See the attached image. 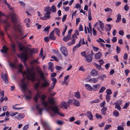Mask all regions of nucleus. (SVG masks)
Returning a JSON list of instances; mask_svg holds the SVG:
<instances>
[{
  "mask_svg": "<svg viewBox=\"0 0 130 130\" xmlns=\"http://www.w3.org/2000/svg\"><path fill=\"white\" fill-rule=\"evenodd\" d=\"M110 98V96L109 95H107L106 96V99L107 102H108Z\"/></svg>",
  "mask_w": 130,
  "mask_h": 130,
  "instance_id": "nucleus-55",
  "label": "nucleus"
},
{
  "mask_svg": "<svg viewBox=\"0 0 130 130\" xmlns=\"http://www.w3.org/2000/svg\"><path fill=\"white\" fill-rule=\"evenodd\" d=\"M3 22L4 23L5 25V29L6 30L7 28H8L9 27V24L7 20H4Z\"/></svg>",
  "mask_w": 130,
  "mask_h": 130,
  "instance_id": "nucleus-20",
  "label": "nucleus"
},
{
  "mask_svg": "<svg viewBox=\"0 0 130 130\" xmlns=\"http://www.w3.org/2000/svg\"><path fill=\"white\" fill-rule=\"evenodd\" d=\"M49 103L51 104H53L54 103V98H53L50 99L49 100Z\"/></svg>",
  "mask_w": 130,
  "mask_h": 130,
  "instance_id": "nucleus-47",
  "label": "nucleus"
},
{
  "mask_svg": "<svg viewBox=\"0 0 130 130\" xmlns=\"http://www.w3.org/2000/svg\"><path fill=\"white\" fill-rule=\"evenodd\" d=\"M122 101L121 100H119L117 101V102H115L114 104H116L118 105H121L122 104Z\"/></svg>",
  "mask_w": 130,
  "mask_h": 130,
  "instance_id": "nucleus-46",
  "label": "nucleus"
},
{
  "mask_svg": "<svg viewBox=\"0 0 130 130\" xmlns=\"http://www.w3.org/2000/svg\"><path fill=\"white\" fill-rule=\"evenodd\" d=\"M38 59L34 60L32 61L31 62V63L32 64H35V63H38V62L37 61Z\"/></svg>",
  "mask_w": 130,
  "mask_h": 130,
  "instance_id": "nucleus-61",
  "label": "nucleus"
},
{
  "mask_svg": "<svg viewBox=\"0 0 130 130\" xmlns=\"http://www.w3.org/2000/svg\"><path fill=\"white\" fill-rule=\"evenodd\" d=\"M68 107H69L68 104L65 102H62L60 104V107L63 109H67Z\"/></svg>",
  "mask_w": 130,
  "mask_h": 130,
  "instance_id": "nucleus-11",
  "label": "nucleus"
},
{
  "mask_svg": "<svg viewBox=\"0 0 130 130\" xmlns=\"http://www.w3.org/2000/svg\"><path fill=\"white\" fill-rule=\"evenodd\" d=\"M39 73L40 74V75L41 78L42 80L45 79V77L44 73L41 71H39Z\"/></svg>",
  "mask_w": 130,
  "mask_h": 130,
  "instance_id": "nucleus-31",
  "label": "nucleus"
},
{
  "mask_svg": "<svg viewBox=\"0 0 130 130\" xmlns=\"http://www.w3.org/2000/svg\"><path fill=\"white\" fill-rule=\"evenodd\" d=\"M115 108L117 109L118 110L120 111V110L121 107H120V105L117 104H116L115 106Z\"/></svg>",
  "mask_w": 130,
  "mask_h": 130,
  "instance_id": "nucleus-48",
  "label": "nucleus"
},
{
  "mask_svg": "<svg viewBox=\"0 0 130 130\" xmlns=\"http://www.w3.org/2000/svg\"><path fill=\"white\" fill-rule=\"evenodd\" d=\"M85 87L86 88L88 91H91L93 90L92 88L89 84H86L85 85Z\"/></svg>",
  "mask_w": 130,
  "mask_h": 130,
  "instance_id": "nucleus-22",
  "label": "nucleus"
},
{
  "mask_svg": "<svg viewBox=\"0 0 130 130\" xmlns=\"http://www.w3.org/2000/svg\"><path fill=\"white\" fill-rule=\"evenodd\" d=\"M91 75L93 76H96L98 74V72L95 70L93 69L91 73Z\"/></svg>",
  "mask_w": 130,
  "mask_h": 130,
  "instance_id": "nucleus-24",
  "label": "nucleus"
},
{
  "mask_svg": "<svg viewBox=\"0 0 130 130\" xmlns=\"http://www.w3.org/2000/svg\"><path fill=\"white\" fill-rule=\"evenodd\" d=\"M73 102V100H70V99L68 100V101L67 102V103L68 104L69 106V105L72 103V102Z\"/></svg>",
  "mask_w": 130,
  "mask_h": 130,
  "instance_id": "nucleus-57",
  "label": "nucleus"
},
{
  "mask_svg": "<svg viewBox=\"0 0 130 130\" xmlns=\"http://www.w3.org/2000/svg\"><path fill=\"white\" fill-rule=\"evenodd\" d=\"M18 44L19 50L23 52L20 55H18V56L21 58V60L25 64L28 58L27 53H26L27 50V48L23 46L22 43H19Z\"/></svg>",
  "mask_w": 130,
  "mask_h": 130,
  "instance_id": "nucleus-1",
  "label": "nucleus"
},
{
  "mask_svg": "<svg viewBox=\"0 0 130 130\" xmlns=\"http://www.w3.org/2000/svg\"><path fill=\"white\" fill-rule=\"evenodd\" d=\"M129 103H126L125 104L124 106L123 107L124 109H126L129 105Z\"/></svg>",
  "mask_w": 130,
  "mask_h": 130,
  "instance_id": "nucleus-52",
  "label": "nucleus"
},
{
  "mask_svg": "<svg viewBox=\"0 0 130 130\" xmlns=\"http://www.w3.org/2000/svg\"><path fill=\"white\" fill-rule=\"evenodd\" d=\"M87 116L90 120H93V116L92 114H87Z\"/></svg>",
  "mask_w": 130,
  "mask_h": 130,
  "instance_id": "nucleus-49",
  "label": "nucleus"
},
{
  "mask_svg": "<svg viewBox=\"0 0 130 130\" xmlns=\"http://www.w3.org/2000/svg\"><path fill=\"white\" fill-rule=\"evenodd\" d=\"M106 93L107 94L109 95L112 93V91L110 89H108L106 90Z\"/></svg>",
  "mask_w": 130,
  "mask_h": 130,
  "instance_id": "nucleus-44",
  "label": "nucleus"
},
{
  "mask_svg": "<svg viewBox=\"0 0 130 130\" xmlns=\"http://www.w3.org/2000/svg\"><path fill=\"white\" fill-rule=\"evenodd\" d=\"M48 69H50V68H54L53 64V63L52 62H49L48 64Z\"/></svg>",
  "mask_w": 130,
  "mask_h": 130,
  "instance_id": "nucleus-37",
  "label": "nucleus"
},
{
  "mask_svg": "<svg viewBox=\"0 0 130 130\" xmlns=\"http://www.w3.org/2000/svg\"><path fill=\"white\" fill-rule=\"evenodd\" d=\"M118 130H124L123 127L121 126H118L117 127Z\"/></svg>",
  "mask_w": 130,
  "mask_h": 130,
  "instance_id": "nucleus-64",
  "label": "nucleus"
},
{
  "mask_svg": "<svg viewBox=\"0 0 130 130\" xmlns=\"http://www.w3.org/2000/svg\"><path fill=\"white\" fill-rule=\"evenodd\" d=\"M124 9L126 11H127L129 9V7L127 5H125L124 6Z\"/></svg>",
  "mask_w": 130,
  "mask_h": 130,
  "instance_id": "nucleus-58",
  "label": "nucleus"
},
{
  "mask_svg": "<svg viewBox=\"0 0 130 130\" xmlns=\"http://www.w3.org/2000/svg\"><path fill=\"white\" fill-rule=\"evenodd\" d=\"M60 51L62 54L64 56L66 57L68 55V51L66 48L63 46L60 48Z\"/></svg>",
  "mask_w": 130,
  "mask_h": 130,
  "instance_id": "nucleus-10",
  "label": "nucleus"
},
{
  "mask_svg": "<svg viewBox=\"0 0 130 130\" xmlns=\"http://www.w3.org/2000/svg\"><path fill=\"white\" fill-rule=\"evenodd\" d=\"M100 86L99 84L94 85L92 86L93 90L94 91H96L100 88Z\"/></svg>",
  "mask_w": 130,
  "mask_h": 130,
  "instance_id": "nucleus-17",
  "label": "nucleus"
},
{
  "mask_svg": "<svg viewBox=\"0 0 130 130\" xmlns=\"http://www.w3.org/2000/svg\"><path fill=\"white\" fill-rule=\"evenodd\" d=\"M104 10L106 12L110 11V12H112V11L111 9L109 8H107L106 9H104Z\"/></svg>",
  "mask_w": 130,
  "mask_h": 130,
  "instance_id": "nucleus-43",
  "label": "nucleus"
},
{
  "mask_svg": "<svg viewBox=\"0 0 130 130\" xmlns=\"http://www.w3.org/2000/svg\"><path fill=\"white\" fill-rule=\"evenodd\" d=\"M92 56L91 54H89L87 56H86V60L87 62H90L92 60Z\"/></svg>",
  "mask_w": 130,
  "mask_h": 130,
  "instance_id": "nucleus-14",
  "label": "nucleus"
},
{
  "mask_svg": "<svg viewBox=\"0 0 130 130\" xmlns=\"http://www.w3.org/2000/svg\"><path fill=\"white\" fill-rule=\"evenodd\" d=\"M99 25L101 29L102 30L104 29V24L100 20L99 21Z\"/></svg>",
  "mask_w": 130,
  "mask_h": 130,
  "instance_id": "nucleus-32",
  "label": "nucleus"
},
{
  "mask_svg": "<svg viewBox=\"0 0 130 130\" xmlns=\"http://www.w3.org/2000/svg\"><path fill=\"white\" fill-rule=\"evenodd\" d=\"M46 96L44 94H42L40 95V99L42 101V104L44 106L45 108H47L48 104V103L46 101H44V100L46 98Z\"/></svg>",
  "mask_w": 130,
  "mask_h": 130,
  "instance_id": "nucleus-7",
  "label": "nucleus"
},
{
  "mask_svg": "<svg viewBox=\"0 0 130 130\" xmlns=\"http://www.w3.org/2000/svg\"><path fill=\"white\" fill-rule=\"evenodd\" d=\"M129 72V71L128 69H126L125 71V75L127 76L128 75V74Z\"/></svg>",
  "mask_w": 130,
  "mask_h": 130,
  "instance_id": "nucleus-60",
  "label": "nucleus"
},
{
  "mask_svg": "<svg viewBox=\"0 0 130 130\" xmlns=\"http://www.w3.org/2000/svg\"><path fill=\"white\" fill-rule=\"evenodd\" d=\"M73 104L74 105L77 106H78L79 105V102L78 101L75 99L73 100Z\"/></svg>",
  "mask_w": 130,
  "mask_h": 130,
  "instance_id": "nucleus-29",
  "label": "nucleus"
},
{
  "mask_svg": "<svg viewBox=\"0 0 130 130\" xmlns=\"http://www.w3.org/2000/svg\"><path fill=\"white\" fill-rule=\"evenodd\" d=\"M117 52V54H119L121 51L120 48L118 46L116 47Z\"/></svg>",
  "mask_w": 130,
  "mask_h": 130,
  "instance_id": "nucleus-54",
  "label": "nucleus"
},
{
  "mask_svg": "<svg viewBox=\"0 0 130 130\" xmlns=\"http://www.w3.org/2000/svg\"><path fill=\"white\" fill-rule=\"evenodd\" d=\"M50 13L49 12H47L45 14L44 17L47 18L48 19H49L50 18Z\"/></svg>",
  "mask_w": 130,
  "mask_h": 130,
  "instance_id": "nucleus-35",
  "label": "nucleus"
},
{
  "mask_svg": "<svg viewBox=\"0 0 130 130\" xmlns=\"http://www.w3.org/2000/svg\"><path fill=\"white\" fill-rule=\"evenodd\" d=\"M72 36L73 39L71 41L68 43V44L69 45H71L75 43V39L77 38V37L76 36L75 34H74L72 35Z\"/></svg>",
  "mask_w": 130,
  "mask_h": 130,
  "instance_id": "nucleus-12",
  "label": "nucleus"
},
{
  "mask_svg": "<svg viewBox=\"0 0 130 130\" xmlns=\"http://www.w3.org/2000/svg\"><path fill=\"white\" fill-rule=\"evenodd\" d=\"M40 97V94L38 92L35 96L34 99L36 103L38 102V99Z\"/></svg>",
  "mask_w": 130,
  "mask_h": 130,
  "instance_id": "nucleus-26",
  "label": "nucleus"
},
{
  "mask_svg": "<svg viewBox=\"0 0 130 130\" xmlns=\"http://www.w3.org/2000/svg\"><path fill=\"white\" fill-rule=\"evenodd\" d=\"M51 10L53 12H55L56 10V8L55 7L54 5H53L52 7L51 8Z\"/></svg>",
  "mask_w": 130,
  "mask_h": 130,
  "instance_id": "nucleus-39",
  "label": "nucleus"
},
{
  "mask_svg": "<svg viewBox=\"0 0 130 130\" xmlns=\"http://www.w3.org/2000/svg\"><path fill=\"white\" fill-rule=\"evenodd\" d=\"M42 124L44 127L46 128L48 130H50V127L47 122L43 121L42 122Z\"/></svg>",
  "mask_w": 130,
  "mask_h": 130,
  "instance_id": "nucleus-15",
  "label": "nucleus"
},
{
  "mask_svg": "<svg viewBox=\"0 0 130 130\" xmlns=\"http://www.w3.org/2000/svg\"><path fill=\"white\" fill-rule=\"evenodd\" d=\"M27 52L26 53H27V55L29 54L30 56H32L33 54L34 53L36 52V49L35 48H34L32 50H31L29 47L27 48Z\"/></svg>",
  "mask_w": 130,
  "mask_h": 130,
  "instance_id": "nucleus-9",
  "label": "nucleus"
},
{
  "mask_svg": "<svg viewBox=\"0 0 130 130\" xmlns=\"http://www.w3.org/2000/svg\"><path fill=\"white\" fill-rule=\"evenodd\" d=\"M2 78L4 80L5 83L7 84L8 83V77L7 74L6 73L3 74V73H2Z\"/></svg>",
  "mask_w": 130,
  "mask_h": 130,
  "instance_id": "nucleus-13",
  "label": "nucleus"
},
{
  "mask_svg": "<svg viewBox=\"0 0 130 130\" xmlns=\"http://www.w3.org/2000/svg\"><path fill=\"white\" fill-rule=\"evenodd\" d=\"M75 96L78 99H79L80 98V96L79 92H76L75 93Z\"/></svg>",
  "mask_w": 130,
  "mask_h": 130,
  "instance_id": "nucleus-41",
  "label": "nucleus"
},
{
  "mask_svg": "<svg viewBox=\"0 0 130 130\" xmlns=\"http://www.w3.org/2000/svg\"><path fill=\"white\" fill-rule=\"evenodd\" d=\"M88 19L89 21H91L92 20L91 16V10H89L88 11Z\"/></svg>",
  "mask_w": 130,
  "mask_h": 130,
  "instance_id": "nucleus-36",
  "label": "nucleus"
},
{
  "mask_svg": "<svg viewBox=\"0 0 130 130\" xmlns=\"http://www.w3.org/2000/svg\"><path fill=\"white\" fill-rule=\"evenodd\" d=\"M24 80L25 78L22 79L20 86L22 90L25 92L27 90V87L28 83V82H25Z\"/></svg>",
  "mask_w": 130,
  "mask_h": 130,
  "instance_id": "nucleus-5",
  "label": "nucleus"
},
{
  "mask_svg": "<svg viewBox=\"0 0 130 130\" xmlns=\"http://www.w3.org/2000/svg\"><path fill=\"white\" fill-rule=\"evenodd\" d=\"M28 126L27 125L24 126L23 128V130H27L28 128Z\"/></svg>",
  "mask_w": 130,
  "mask_h": 130,
  "instance_id": "nucleus-63",
  "label": "nucleus"
},
{
  "mask_svg": "<svg viewBox=\"0 0 130 130\" xmlns=\"http://www.w3.org/2000/svg\"><path fill=\"white\" fill-rule=\"evenodd\" d=\"M11 18V21L13 24V28L15 31H18L20 33L21 36L23 35V31L19 25L17 24L18 16L14 13H12L10 15Z\"/></svg>",
  "mask_w": 130,
  "mask_h": 130,
  "instance_id": "nucleus-3",
  "label": "nucleus"
},
{
  "mask_svg": "<svg viewBox=\"0 0 130 130\" xmlns=\"http://www.w3.org/2000/svg\"><path fill=\"white\" fill-rule=\"evenodd\" d=\"M80 18H78L76 19V26H77L78 23L80 21Z\"/></svg>",
  "mask_w": 130,
  "mask_h": 130,
  "instance_id": "nucleus-56",
  "label": "nucleus"
},
{
  "mask_svg": "<svg viewBox=\"0 0 130 130\" xmlns=\"http://www.w3.org/2000/svg\"><path fill=\"white\" fill-rule=\"evenodd\" d=\"M2 48L3 49L1 50V52L2 53L6 54L8 50V48L6 47L5 45H4L2 47Z\"/></svg>",
  "mask_w": 130,
  "mask_h": 130,
  "instance_id": "nucleus-16",
  "label": "nucleus"
},
{
  "mask_svg": "<svg viewBox=\"0 0 130 130\" xmlns=\"http://www.w3.org/2000/svg\"><path fill=\"white\" fill-rule=\"evenodd\" d=\"M102 55L101 53L99 52L98 53L96 54L95 56V58L96 59H100Z\"/></svg>",
  "mask_w": 130,
  "mask_h": 130,
  "instance_id": "nucleus-27",
  "label": "nucleus"
},
{
  "mask_svg": "<svg viewBox=\"0 0 130 130\" xmlns=\"http://www.w3.org/2000/svg\"><path fill=\"white\" fill-rule=\"evenodd\" d=\"M51 11V8L49 6H47L45 8L44 10L45 11L48 12H50Z\"/></svg>",
  "mask_w": 130,
  "mask_h": 130,
  "instance_id": "nucleus-38",
  "label": "nucleus"
},
{
  "mask_svg": "<svg viewBox=\"0 0 130 130\" xmlns=\"http://www.w3.org/2000/svg\"><path fill=\"white\" fill-rule=\"evenodd\" d=\"M9 65L11 67L13 68H16V65L14 63H9Z\"/></svg>",
  "mask_w": 130,
  "mask_h": 130,
  "instance_id": "nucleus-51",
  "label": "nucleus"
},
{
  "mask_svg": "<svg viewBox=\"0 0 130 130\" xmlns=\"http://www.w3.org/2000/svg\"><path fill=\"white\" fill-rule=\"evenodd\" d=\"M99 78L98 77H97V78H92L89 79V81L91 83H96L98 81V79Z\"/></svg>",
  "mask_w": 130,
  "mask_h": 130,
  "instance_id": "nucleus-21",
  "label": "nucleus"
},
{
  "mask_svg": "<svg viewBox=\"0 0 130 130\" xmlns=\"http://www.w3.org/2000/svg\"><path fill=\"white\" fill-rule=\"evenodd\" d=\"M39 105H38L36 106V108L39 111V114H41L42 113V112L44 110L43 108H40L39 107Z\"/></svg>",
  "mask_w": 130,
  "mask_h": 130,
  "instance_id": "nucleus-23",
  "label": "nucleus"
},
{
  "mask_svg": "<svg viewBox=\"0 0 130 130\" xmlns=\"http://www.w3.org/2000/svg\"><path fill=\"white\" fill-rule=\"evenodd\" d=\"M40 86L39 82L36 83L34 85L35 88V89H37Z\"/></svg>",
  "mask_w": 130,
  "mask_h": 130,
  "instance_id": "nucleus-40",
  "label": "nucleus"
},
{
  "mask_svg": "<svg viewBox=\"0 0 130 130\" xmlns=\"http://www.w3.org/2000/svg\"><path fill=\"white\" fill-rule=\"evenodd\" d=\"M121 15L119 14L118 15V17L117 18V20L116 21V23H118L120 22L121 19Z\"/></svg>",
  "mask_w": 130,
  "mask_h": 130,
  "instance_id": "nucleus-33",
  "label": "nucleus"
},
{
  "mask_svg": "<svg viewBox=\"0 0 130 130\" xmlns=\"http://www.w3.org/2000/svg\"><path fill=\"white\" fill-rule=\"evenodd\" d=\"M112 41L113 42H116L117 41V38L116 37H114L112 39Z\"/></svg>",
  "mask_w": 130,
  "mask_h": 130,
  "instance_id": "nucleus-62",
  "label": "nucleus"
},
{
  "mask_svg": "<svg viewBox=\"0 0 130 130\" xmlns=\"http://www.w3.org/2000/svg\"><path fill=\"white\" fill-rule=\"evenodd\" d=\"M105 89L106 88L105 87L103 86L102 87L99 91V92L100 93H101L103 92Z\"/></svg>",
  "mask_w": 130,
  "mask_h": 130,
  "instance_id": "nucleus-45",
  "label": "nucleus"
},
{
  "mask_svg": "<svg viewBox=\"0 0 130 130\" xmlns=\"http://www.w3.org/2000/svg\"><path fill=\"white\" fill-rule=\"evenodd\" d=\"M81 42V40H80V41L79 43H78V44H77L76 46L74 47L73 48V51H74V50H75V49L77 48L78 47H80L81 45L80 44V43H82Z\"/></svg>",
  "mask_w": 130,
  "mask_h": 130,
  "instance_id": "nucleus-34",
  "label": "nucleus"
},
{
  "mask_svg": "<svg viewBox=\"0 0 130 130\" xmlns=\"http://www.w3.org/2000/svg\"><path fill=\"white\" fill-rule=\"evenodd\" d=\"M52 31H53L54 32H55L56 35L60 36V30L58 28H55Z\"/></svg>",
  "mask_w": 130,
  "mask_h": 130,
  "instance_id": "nucleus-25",
  "label": "nucleus"
},
{
  "mask_svg": "<svg viewBox=\"0 0 130 130\" xmlns=\"http://www.w3.org/2000/svg\"><path fill=\"white\" fill-rule=\"evenodd\" d=\"M17 116H16L15 117L18 119H22L25 117V116L24 114H17Z\"/></svg>",
  "mask_w": 130,
  "mask_h": 130,
  "instance_id": "nucleus-28",
  "label": "nucleus"
},
{
  "mask_svg": "<svg viewBox=\"0 0 130 130\" xmlns=\"http://www.w3.org/2000/svg\"><path fill=\"white\" fill-rule=\"evenodd\" d=\"M50 39L52 40H55L56 39V37L54 35V31H52L51 32L49 36Z\"/></svg>",
  "mask_w": 130,
  "mask_h": 130,
  "instance_id": "nucleus-19",
  "label": "nucleus"
},
{
  "mask_svg": "<svg viewBox=\"0 0 130 130\" xmlns=\"http://www.w3.org/2000/svg\"><path fill=\"white\" fill-rule=\"evenodd\" d=\"M28 35V34H26L25 35L22 37V38H20V37L19 36V35H18L16 33H15L14 34V38H15V39H23L24 38L26 37Z\"/></svg>",
  "mask_w": 130,
  "mask_h": 130,
  "instance_id": "nucleus-18",
  "label": "nucleus"
},
{
  "mask_svg": "<svg viewBox=\"0 0 130 130\" xmlns=\"http://www.w3.org/2000/svg\"><path fill=\"white\" fill-rule=\"evenodd\" d=\"M72 31V29L70 30L68 32V35L63 37V40L65 42L68 41L70 39L71 33Z\"/></svg>",
  "mask_w": 130,
  "mask_h": 130,
  "instance_id": "nucleus-8",
  "label": "nucleus"
},
{
  "mask_svg": "<svg viewBox=\"0 0 130 130\" xmlns=\"http://www.w3.org/2000/svg\"><path fill=\"white\" fill-rule=\"evenodd\" d=\"M51 109L52 111L55 113V114H62L60 112V108L57 106H48L47 107V108Z\"/></svg>",
  "mask_w": 130,
  "mask_h": 130,
  "instance_id": "nucleus-4",
  "label": "nucleus"
},
{
  "mask_svg": "<svg viewBox=\"0 0 130 130\" xmlns=\"http://www.w3.org/2000/svg\"><path fill=\"white\" fill-rule=\"evenodd\" d=\"M111 125H107L104 127V130H107L110 127H111Z\"/></svg>",
  "mask_w": 130,
  "mask_h": 130,
  "instance_id": "nucleus-53",
  "label": "nucleus"
},
{
  "mask_svg": "<svg viewBox=\"0 0 130 130\" xmlns=\"http://www.w3.org/2000/svg\"><path fill=\"white\" fill-rule=\"evenodd\" d=\"M51 80L53 82L55 83L56 84L57 82V79L56 78L54 77L52 78L51 79Z\"/></svg>",
  "mask_w": 130,
  "mask_h": 130,
  "instance_id": "nucleus-59",
  "label": "nucleus"
},
{
  "mask_svg": "<svg viewBox=\"0 0 130 130\" xmlns=\"http://www.w3.org/2000/svg\"><path fill=\"white\" fill-rule=\"evenodd\" d=\"M95 116L96 118L98 119H102V116L99 114H95Z\"/></svg>",
  "mask_w": 130,
  "mask_h": 130,
  "instance_id": "nucleus-50",
  "label": "nucleus"
},
{
  "mask_svg": "<svg viewBox=\"0 0 130 130\" xmlns=\"http://www.w3.org/2000/svg\"><path fill=\"white\" fill-rule=\"evenodd\" d=\"M26 71H24L22 73L23 76H26L28 80L31 81L32 82H34L35 80L36 73L34 68H32L30 69L27 68L26 69Z\"/></svg>",
  "mask_w": 130,
  "mask_h": 130,
  "instance_id": "nucleus-2",
  "label": "nucleus"
},
{
  "mask_svg": "<svg viewBox=\"0 0 130 130\" xmlns=\"http://www.w3.org/2000/svg\"><path fill=\"white\" fill-rule=\"evenodd\" d=\"M105 30L106 31H109L111 29V26L110 24H108L106 25Z\"/></svg>",
  "mask_w": 130,
  "mask_h": 130,
  "instance_id": "nucleus-30",
  "label": "nucleus"
},
{
  "mask_svg": "<svg viewBox=\"0 0 130 130\" xmlns=\"http://www.w3.org/2000/svg\"><path fill=\"white\" fill-rule=\"evenodd\" d=\"M88 32L89 33H90L91 35H92V32H91V26H89V28L88 27H87Z\"/></svg>",
  "mask_w": 130,
  "mask_h": 130,
  "instance_id": "nucleus-42",
  "label": "nucleus"
},
{
  "mask_svg": "<svg viewBox=\"0 0 130 130\" xmlns=\"http://www.w3.org/2000/svg\"><path fill=\"white\" fill-rule=\"evenodd\" d=\"M43 80L42 83L40 86V88H46L48 87L50 85V83L48 81L45 79Z\"/></svg>",
  "mask_w": 130,
  "mask_h": 130,
  "instance_id": "nucleus-6",
  "label": "nucleus"
}]
</instances>
